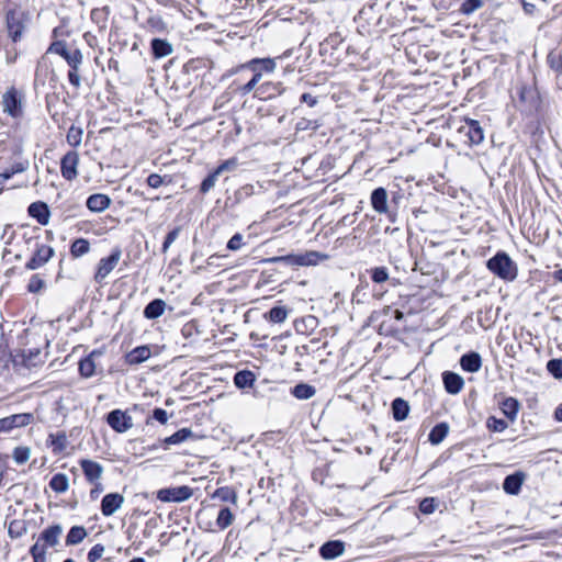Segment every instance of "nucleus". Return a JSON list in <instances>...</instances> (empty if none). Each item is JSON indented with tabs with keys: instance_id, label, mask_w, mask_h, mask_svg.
<instances>
[{
	"instance_id": "obj_40",
	"label": "nucleus",
	"mask_w": 562,
	"mask_h": 562,
	"mask_svg": "<svg viewBox=\"0 0 562 562\" xmlns=\"http://www.w3.org/2000/svg\"><path fill=\"white\" fill-rule=\"evenodd\" d=\"M234 521V515L228 507H224L220 510L216 525L220 529L224 530L228 528Z\"/></svg>"
},
{
	"instance_id": "obj_42",
	"label": "nucleus",
	"mask_w": 562,
	"mask_h": 562,
	"mask_svg": "<svg viewBox=\"0 0 562 562\" xmlns=\"http://www.w3.org/2000/svg\"><path fill=\"white\" fill-rule=\"evenodd\" d=\"M82 128L77 126H70L67 132V142L72 147H78L82 140Z\"/></svg>"
},
{
	"instance_id": "obj_23",
	"label": "nucleus",
	"mask_w": 562,
	"mask_h": 562,
	"mask_svg": "<svg viewBox=\"0 0 562 562\" xmlns=\"http://www.w3.org/2000/svg\"><path fill=\"white\" fill-rule=\"evenodd\" d=\"M371 204L378 213H386L387 211V192L384 188H376L371 193Z\"/></svg>"
},
{
	"instance_id": "obj_29",
	"label": "nucleus",
	"mask_w": 562,
	"mask_h": 562,
	"mask_svg": "<svg viewBox=\"0 0 562 562\" xmlns=\"http://www.w3.org/2000/svg\"><path fill=\"white\" fill-rule=\"evenodd\" d=\"M408 413L409 405L405 400L397 397L392 402V414L395 420H404L407 417Z\"/></svg>"
},
{
	"instance_id": "obj_21",
	"label": "nucleus",
	"mask_w": 562,
	"mask_h": 562,
	"mask_svg": "<svg viewBox=\"0 0 562 562\" xmlns=\"http://www.w3.org/2000/svg\"><path fill=\"white\" fill-rule=\"evenodd\" d=\"M150 356L151 351L148 346H139L125 356V361L131 366H135L146 361Z\"/></svg>"
},
{
	"instance_id": "obj_63",
	"label": "nucleus",
	"mask_w": 562,
	"mask_h": 562,
	"mask_svg": "<svg viewBox=\"0 0 562 562\" xmlns=\"http://www.w3.org/2000/svg\"><path fill=\"white\" fill-rule=\"evenodd\" d=\"M254 192V187L251 184H246L238 191V194L251 195Z\"/></svg>"
},
{
	"instance_id": "obj_28",
	"label": "nucleus",
	"mask_w": 562,
	"mask_h": 562,
	"mask_svg": "<svg viewBox=\"0 0 562 562\" xmlns=\"http://www.w3.org/2000/svg\"><path fill=\"white\" fill-rule=\"evenodd\" d=\"M520 404L519 402L514 397H506L501 403V409L504 413V415L509 418L512 422H514L517 417V414L519 412Z\"/></svg>"
},
{
	"instance_id": "obj_60",
	"label": "nucleus",
	"mask_w": 562,
	"mask_h": 562,
	"mask_svg": "<svg viewBox=\"0 0 562 562\" xmlns=\"http://www.w3.org/2000/svg\"><path fill=\"white\" fill-rule=\"evenodd\" d=\"M153 418L164 425L168 422V414L162 408H155L153 411Z\"/></svg>"
},
{
	"instance_id": "obj_20",
	"label": "nucleus",
	"mask_w": 562,
	"mask_h": 562,
	"mask_svg": "<svg viewBox=\"0 0 562 562\" xmlns=\"http://www.w3.org/2000/svg\"><path fill=\"white\" fill-rule=\"evenodd\" d=\"M111 204V199L106 194L95 193L87 199L86 205L91 212H103Z\"/></svg>"
},
{
	"instance_id": "obj_35",
	"label": "nucleus",
	"mask_w": 562,
	"mask_h": 562,
	"mask_svg": "<svg viewBox=\"0 0 562 562\" xmlns=\"http://www.w3.org/2000/svg\"><path fill=\"white\" fill-rule=\"evenodd\" d=\"M289 315V310L285 306L272 307L265 317L272 323H283Z\"/></svg>"
},
{
	"instance_id": "obj_6",
	"label": "nucleus",
	"mask_w": 562,
	"mask_h": 562,
	"mask_svg": "<svg viewBox=\"0 0 562 562\" xmlns=\"http://www.w3.org/2000/svg\"><path fill=\"white\" fill-rule=\"evenodd\" d=\"M193 495V490L187 485L161 488L157 492V498L161 502L181 503Z\"/></svg>"
},
{
	"instance_id": "obj_10",
	"label": "nucleus",
	"mask_w": 562,
	"mask_h": 562,
	"mask_svg": "<svg viewBox=\"0 0 562 562\" xmlns=\"http://www.w3.org/2000/svg\"><path fill=\"white\" fill-rule=\"evenodd\" d=\"M54 252L55 251L50 246L37 244L35 254L25 265L26 269L36 270L43 267L54 256Z\"/></svg>"
},
{
	"instance_id": "obj_50",
	"label": "nucleus",
	"mask_w": 562,
	"mask_h": 562,
	"mask_svg": "<svg viewBox=\"0 0 562 562\" xmlns=\"http://www.w3.org/2000/svg\"><path fill=\"white\" fill-rule=\"evenodd\" d=\"M105 551V548L103 544L101 543H97L94 544L90 551L88 552V561L89 562H97L99 559H101V557L103 555Z\"/></svg>"
},
{
	"instance_id": "obj_15",
	"label": "nucleus",
	"mask_w": 562,
	"mask_h": 562,
	"mask_svg": "<svg viewBox=\"0 0 562 562\" xmlns=\"http://www.w3.org/2000/svg\"><path fill=\"white\" fill-rule=\"evenodd\" d=\"M80 467L89 483H95L100 481L103 474V467L93 460L82 459L80 460Z\"/></svg>"
},
{
	"instance_id": "obj_22",
	"label": "nucleus",
	"mask_w": 562,
	"mask_h": 562,
	"mask_svg": "<svg viewBox=\"0 0 562 562\" xmlns=\"http://www.w3.org/2000/svg\"><path fill=\"white\" fill-rule=\"evenodd\" d=\"M460 366L464 371L474 373L482 367V358L477 352H469L461 357Z\"/></svg>"
},
{
	"instance_id": "obj_34",
	"label": "nucleus",
	"mask_w": 562,
	"mask_h": 562,
	"mask_svg": "<svg viewBox=\"0 0 562 562\" xmlns=\"http://www.w3.org/2000/svg\"><path fill=\"white\" fill-rule=\"evenodd\" d=\"M212 497L218 498L222 502H231L233 504L237 503V493L235 492L234 488H232L229 486H224V487L217 488L213 493Z\"/></svg>"
},
{
	"instance_id": "obj_25",
	"label": "nucleus",
	"mask_w": 562,
	"mask_h": 562,
	"mask_svg": "<svg viewBox=\"0 0 562 562\" xmlns=\"http://www.w3.org/2000/svg\"><path fill=\"white\" fill-rule=\"evenodd\" d=\"M166 308V303L161 299H155L149 302L144 308V316L148 319H155L160 317Z\"/></svg>"
},
{
	"instance_id": "obj_52",
	"label": "nucleus",
	"mask_w": 562,
	"mask_h": 562,
	"mask_svg": "<svg viewBox=\"0 0 562 562\" xmlns=\"http://www.w3.org/2000/svg\"><path fill=\"white\" fill-rule=\"evenodd\" d=\"M180 233V227L173 228L171 232H169L165 238V241L162 243L161 251L166 254L172 243L178 238Z\"/></svg>"
},
{
	"instance_id": "obj_64",
	"label": "nucleus",
	"mask_w": 562,
	"mask_h": 562,
	"mask_svg": "<svg viewBox=\"0 0 562 562\" xmlns=\"http://www.w3.org/2000/svg\"><path fill=\"white\" fill-rule=\"evenodd\" d=\"M554 415L559 422H562V404L555 409Z\"/></svg>"
},
{
	"instance_id": "obj_45",
	"label": "nucleus",
	"mask_w": 562,
	"mask_h": 562,
	"mask_svg": "<svg viewBox=\"0 0 562 562\" xmlns=\"http://www.w3.org/2000/svg\"><path fill=\"white\" fill-rule=\"evenodd\" d=\"M12 457L18 464H23L30 459L31 450L29 447H16L13 450Z\"/></svg>"
},
{
	"instance_id": "obj_12",
	"label": "nucleus",
	"mask_w": 562,
	"mask_h": 562,
	"mask_svg": "<svg viewBox=\"0 0 562 562\" xmlns=\"http://www.w3.org/2000/svg\"><path fill=\"white\" fill-rule=\"evenodd\" d=\"M318 252L310 251L304 255H286L271 258L272 262H285L292 266H310L315 265L318 258Z\"/></svg>"
},
{
	"instance_id": "obj_57",
	"label": "nucleus",
	"mask_w": 562,
	"mask_h": 562,
	"mask_svg": "<svg viewBox=\"0 0 562 562\" xmlns=\"http://www.w3.org/2000/svg\"><path fill=\"white\" fill-rule=\"evenodd\" d=\"M44 286V281L38 276H33L30 279L27 290L32 293L38 292Z\"/></svg>"
},
{
	"instance_id": "obj_7",
	"label": "nucleus",
	"mask_w": 562,
	"mask_h": 562,
	"mask_svg": "<svg viewBox=\"0 0 562 562\" xmlns=\"http://www.w3.org/2000/svg\"><path fill=\"white\" fill-rule=\"evenodd\" d=\"M122 256V251L120 248H114L111 255L106 258H102L99 261L97 272L94 274V280L97 283H102L103 280L114 270L117 266Z\"/></svg>"
},
{
	"instance_id": "obj_14",
	"label": "nucleus",
	"mask_w": 562,
	"mask_h": 562,
	"mask_svg": "<svg viewBox=\"0 0 562 562\" xmlns=\"http://www.w3.org/2000/svg\"><path fill=\"white\" fill-rule=\"evenodd\" d=\"M124 496L120 493H109L101 501V513L105 517L112 516L124 504Z\"/></svg>"
},
{
	"instance_id": "obj_24",
	"label": "nucleus",
	"mask_w": 562,
	"mask_h": 562,
	"mask_svg": "<svg viewBox=\"0 0 562 562\" xmlns=\"http://www.w3.org/2000/svg\"><path fill=\"white\" fill-rule=\"evenodd\" d=\"M102 356V352L99 350H93L88 357L82 359L79 362V372L83 378H91L95 372V362L94 359L97 357Z\"/></svg>"
},
{
	"instance_id": "obj_1",
	"label": "nucleus",
	"mask_w": 562,
	"mask_h": 562,
	"mask_svg": "<svg viewBox=\"0 0 562 562\" xmlns=\"http://www.w3.org/2000/svg\"><path fill=\"white\" fill-rule=\"evenodd\" d=\"M63 535L61 525H53L45 528L37 539V541L31 547L30 553L34 562H46V550L48 547H56L59 543L60 536Z\"/></svg>"
},
{
	"instance_id": "obj_38",
	"label": "nucleus",
	"mask_w": 562,
	"mask_h": 562,
	"mask_svg": "<svg viewBox=\"0 0 562 562\" xmlns=\"http://www.w3.org/2000/svg\"><path fill=\"white\" fill-rule=\"evenodd\" d=\"M90 250V243L85 238H78L76 239L70 247V252L72 257L78 258L86 254H88Z\"/></svg>"
},
{
	"instance_id": "obj_9",
	"label": "nucleus",
	"mask_w": 562,
	"mask_h": 562,
	"mask_svg": "<svg viewBox=\"0 0 562 562\" xmlns=\"http://www.w3.org/2000/svg\"><path fill=\"white\" fill-rule=\"evenodd\" d=\"M459 133L468 138L471 146L480 145L484 140V132L480 123L472 119H465L464 124L460 126Z\"/></svg>"
},
{
	"instance_id": "obj_32",
	"label": "nucleus",
	"mask_w": 562,
	"mask_h": 562,
	"mask_svg": "<svg viewBox=\"0 0 562 562\" xmlns=\"http://www.w3.org/2000/svg\"><path fill=\"white\" fill-rule=\"evenodd\" d=\"M448 431H449V427L446 423H440V424L436 425L429 434V441L432 445L440 443L448 435Z\"/></svg>"
},
{
	"instance_id": "obj_41",
	"label": "nucleus",
	"mask_w": 562,
	"mask_h": 562,
	"mask_svg": "<svg viewBox=\"0 0 562 562\" xmlns=\"http://www.w3.org/2000/svg\"><path fill=\"white\" fill-rule=\"evenodd\" d=\"M64 59L69 67H80L83 60V55L80 49L75 48L69 52H64Z\"/></svg>"
},
{
	"instance_id": "obj_17",
	"label": "nucleus",
	"mask_w": 562,
	"mask_h": 562,
	"mask_svg": "<svg viewBox=\"0 0 562 562\" xmlns=\"http://www.w3.org/2000/svg\"><path fill=\"white\" fill-rule=\"evenodd\" d=\"M344 551L345 544L339 540L328 541L324 543L319 549V553L325 560H333L338 558L344 553Z\"/></svg>"
},
{
	"instance_id": "obj_5",
	"label": "nucleus",
	"mask_w": 562,
	"mask_h": 562,
	"mask_svg": "<svg viewBox=\"0 0 562 562\" xmlns=\"http://www.w3.org/2000/svg\"><path fill=\"white\" fill-rule=\"evenodd\" d=\"M0 105L3 113L12 119H20L24 114V94L14 87H10L2 94Z\"/></svg>"
},
{
	"instance_id": "obj_59",
	"label": "nucleus",
	"mask_w": 562,
	"mask_h": 562,
	"mask_svg": "<svg viewBox=\"0 0 562 562\" xmlns=\"http://www.w3.org/2000/svg\"><path fill=\"white\" fill-rule=\"evenodd\" d=\"M257 91H261L262 93L266 91H278L279 93L283 91V88L281 87V83H272V82H266L261 85Z\"/></svg>"
},
{
	"instance_id": "obj_47",
	"label": "nucleus",
	"mask_w": 562,
	"mask_h": 562,
	"mask_svg": "<svg viewBox=\"0 0 562 562\" xmlns=\"http://www.w3.org/2000/svg\"><path fill=\"white\" fill-rule=\"evenodd\" d=\"M548 371L557 379H562V360L552 359L547 363Z\"/></svg>"
},
{
	"instance_id": "obj_37",
	"label": "nucleus",
	"mask_w": 562,
	"mask_h": 562,
	"mask_svg": "<svg viewBox=\"0 0 562 562\" xmlns=\"http://www.w3.org/2000/svg\"><path fill=\"white\" fill-rule=\"evenodd\" d=\"M29 167L27 161H19L13 164L10 168L5 169L3 172L0 173V184L10 179L15 173H21L25 171Z\"/></svg>"
},
{
	"instance_id": "obj_56",
	"label": "nucleus",
	"mask_w": 562,
	"mask_h": 562,
	"mask_svg": "<svg viewBox=\"0 0 562 562\" xmlns=\"http://www.w3.org/2000/svg\"><path fill=\"white\" fill-rule=\"evenodd\" d=\"M147 184L153 188V189H157L159 187H161L164 183H165V177H161L160 175L158 173H150L148 177H147V180H146Z\"/></svg>"
},
{
	"instance_id": "obj_11",
	"label": "nucleus",
	"mask_w": 562,
	"mask_h": 562,
	"mask_svg": "<svg viewBox=\"0 0 562 562\" xmlns=\"http://www.w3.org/2000/svg\"><path fill=\"white\" fill-rule=\"evenodd\" d=\"M34 415L31 413L14 414L0 419V431H10L32 424Z\"/></svg>"
},
{
	"instance_id": "obj_61",
	"label": "nucleus",
	"mask_w": 562,
	"mask_h": 562,
	"mask_svg": "<svg viewBox=\"0 0 562 562\" xmlns=\"http://www.w3.org/2000/svg\"><path fill=\"white\" fill-rule=\"evenodd\" d=\"M93 485V487L91 488L90 491V498L92 501H95L98 499V497L100 496V494L103 492V485L100 481H97L95 483H91Z\"/></svg>"
},
{
	"instance_id": "obj_39",
	"label": "nucleus",
	"mask_w": 562,
	"mask_h": 562,
	"mask_svg": "<svg viewBox=\"0 0 562 562\" xmlns=\"http://www.w3.org/2000/svg\"><path fill=\"white\" fill-rule=\"evenodd\" d=\"M315 389L308 384H297L293 387L292 394L299 400H308L315 395Z\"/></svg>"
},
{
	"instance_id": "obj_43",
	"label": "nucleus",
	"mask_w": 562,
	"mask_h": 562,
	"mask_svg": "<svg viewBox=\"0 0 562 562\" xmlns=\"http://www.w3.org/2000/svg\"><path fill=\"white\" fill-rule=\"evenodd\" d=\"M238 166H239L238 159L236 157H232V158L223 161L221 165H218L214 171H215V175L221 176L224 172L235 171L238 168Z\"/></svg>"
},
{
	"instance_id": "obj_51",
	"label": "nucleus",
	"mask_w": 562,
	"mask_h": 562,
	"mask_svg": "<svg viewBox=\"0 0 562 562\" xmlns=\"http://www.w3.org/2000/svg\"><path fill=\"white\" fill-rule=\"evenodd\" d=\"M482 5L483 2L481 0H465L461 5V12L464 14H471Z\"/></svg>"
},
{
	"instance_id": "obj_58",
	"label": "nucleus",
	"mask_w": 562,
	"mask_h": 562,
	"mask_svg": "<svg viewBox=\"0 0 562 562\" xmlns=\"http://www.w3.org/2000/svg\"><path fill=\"white\" fill-rule=\"evenodd\" d=\"M70 49L67 48L66 44L64 42H55L50 45L48 48V52H55L56 54L60 55L64 58V52H69Z\"/></svg>"
},
{
	"instance_id": "obj_53",
	"label": "nucleus",
	"mask_w": 562,
	"mask_h": 562,
	"mask_svg": "<svg viewBox=\"0 0 562 562\" xmlns=\"http://www.w3.org/2000/svg\"><path fill=\"white\" fill-rule=\"evenodd\" d=\"M371 277L375 283H382L389 279V272L384 267H376L372 270Z\"/></svg>"
},
{
	"instance_id": "obj_31",
	"label": "nucleus",
	"mask_w": 562,
	"mask_h": 562,
	"mask_svg": "<svg viewBox=\"0 0 562 562\" xmlns=\"http://www.w3.org/2000/svg\"><path fill=\"white\" fill-rule=\"evenodd\" d=\"M191 437H193V432L190 428H181L180 430L176 431L173 435L165 438L164 443L166 446L179 445V443L188 440Z\"/></svg>"
},
{
	"instance_id": "obj_33",
	"label": "nucleus",
	"mask_w": 562,
	"mask_h": 562,
	"mask_svg": "<svg viewBox=\"0 0 562 562\" xmlns=\"http://www.w3.org/2000/svg\"><path fill=\"white\" fill-rule=\"evenodd\" d=\"M255 382V375L252 372L244 370L239 371L234 376V383L239 389L249 387Z\"/></svg>"
},
{
	"instance_id": "obj_48",
	"label": "nucleus",
	"mask_w": 562,
	"mask_h": 562,
	"mask_svg": "<svg viewBox=\"0 0 562 562\" xmlns=\"http://www.w3.org/2000/svg\"><path fill=\"white\" fill-rule=\"evenodd\" d=\"M68 80L76 89L81 87L80 67H69Z\"/></svg>"
},
{
	"instance_id": "obj_44",
	"label": "nucleus",
	"mask_w": 562,
	"mask_h": 562,
	"mask_svg": "<svg viewBox=\"0 0 562 562\" xmlns=\"http://www.w3.org/2000/svg\"><path fill=\"white\" fill-rule=\"evenodd\" d=\"M252 60L257 61V68L260 69V72H273L276 70L277 64L276 59L272 58H254Z\"/></svg>"
},
{
	"instance_id": "obj_16",
	"label": "nucleus",
	"mask_w": 562,
	"mask_h": 562,
	"mask_svg": "<svg viewBox=\"0 0 562 562\" xmlns=\"http://www.w3.org/2000/svg\"><path fill=\"white\" fill-rule=\"evenodd\" d=\"M526 480L524 472H515L514 474L507 475L503 482V490L510 495H517L520 492L521 485Z\"/></svg>"
},
{
	"instance_id": "obj_8",
	"label": "nucleus",
	"mask_w": 562,
	"mask_h": 562,
	"mask_svg": "<svg viewBox=\"0 0 562 562\" xmlns=\"http://www.w3.org/2000/svg\"><path fill=\"white\" fill-rule=\"evenodd\" d=\"M108 425L116 432L123 434L133 427V418L127 412L114 409L106 416Z\"/></svg>"
},
{
	"instance_id": "obj_49",
	"label": "nucleus",
	"mask_w": 562,
	"mask_h": 562,
	"mask_svg": "<svg viewBox=\"0 0 562 562\" xmlns=\"http://www.w3.org/2000/svg\"><path fill=\"white\" fill-rule=\"evenodd\" d=\"M220 176L218 175H215V171L211 172L201 183V187H200V190L202 193H206L209 192L211 189L214 188L216 181H217V178Z\"/></svg>"
},
{
	"instance_id": "obj_3",
	"label": "nucleus",
	"mask_w": 562,
	"mask_h": 562,
	"mask_svg": "<svg viewBox=\"0 0 562 562\" xmlns=\"http://www.w3.org/2000/svg\"><path fill=\"white\" fill-rule=\"evenodd\" d=\"M486 267L492 273L505 281H514L517 278V265L504 251H498L488 259Z\"/></svg>"
},
{
	"instance_id": "obj_19",
	"label": "nucleus",
	"mask_w": 562,
	"mask_h": 562,
	"mask_svg": "<svg viewBox=\"0 0 562 562\" xmlns=\"http://www.w3.org/2000/svg\"><path fill=\"white\" fill-rule=\"evenodd\" d=\"M29 214L41 225H47L49 222V210L44 202H34L29 206Z\"/></svg>"
},
{
	"instance_id": "obj_4",
	"label": "nucleus",
	"mask_w": 562,
	"mask_h": 562,
	"mask_svg": "<svg viewBox=\"0 0 562 562\" xmlns=\"http://www.w3.org/2000/svg\"><path fill=\"white\" fill-rule=\"evenodd\" d=\"M247 71L252 72V76L246 83H241V78H236L232 83L234 91L241 95L250 93L262 78L260 69L257 68L256 60H248L247 63L239 65L233 70V74L243 76Z\"/></svg>"
},
{
	"instance_id": "obj_27",
	"label": "nucleus",
	"mask_w": 562,
	"mask_h": 562,
	"mask_svg": "<svg viewBox=\"0 0 562 562\" xmlns=\"http://www.w3.org/2000/svg\"><path fill=\"white\" fill-rule=\"evenodd\" d=\"M88 532L83 526H74L66 536V546H77L87 537Z\"/></svg>"
},
{
	"instance_id": "obj_62",
	"label": "nucleus",
	"mask_w": 562,
	"mask_h": 562,
	"mask_svg": "<svg viewBox=\"0 0 562 562\" xmlns=\"http://www.w3.org/2000/svg\"><path fill=\"white\" fill-rule=\"evenodd\" d=\"M301 101L307 103L310 106H314L316 104V98L310 93H303L301 97Z\"/></svg>"
},
{
	"instance_id": "obj_2",
	"label": "nucleus",
	"mask_w": 562,
	"mask_h": 562,
	"mask_svg": "<svg viewBox=\"0 0 562 562\" xmlns=\"http://www.w3.org/2000/svg\"><path fill=\"white\" fill-rule=\"evenodd\" d=\"M30 21V13L22 10L21 8H12L7 11L4 18L5 30L9 38L13 43H19L23 40Z\"/></svg>"
},
{
	"instance_id": "obj_46",
	"label": "nucleus",
	"mask_w": 562,
	"mask_h": 562,
	"mask_svg": "<svg viewBox=\"0 0 562 562\" xmlns=\"http://www.w3.org/2000/svg\"><path fill=\"white\" fill-rule=\"evenodd\" d=\"M486 427L491 431L502 432L508 427V424L503 419L491 416L486 420Z\"/></svg>"
},
{
	"instance_id": "obj_30",
	"label": "nucleus",
	"mask_w": 562,
	"mask_h": 562,
	"mask_svg": "<svg viewBox=\"0 0 562 562\" xmlns=\"http://www.w3.org/2000/svg\"><path fill=\"white\" fill-rule=\"evenodd\" d=\"M49 487L58 494L65 493L69 487L68 476L64 473L55 474L49 481Z\"/></svg>"
},
{
	"instance_id": "obj_13",
	"label": "nucleus",
	"mask_w": 562,
	"mask_h": 562,
	"mask_svg": "<svg viewBox=\"0 0 562 562\" xmlns=\"http://www.w3.org/2000/svg\"><path fill=\"white\" fill-rule=\"evenodd\" d=\"M79 155L77 151H68L61 159L60 171L65 179L74 180L78 176L77 167Z\"/></svg>"
},
{
	"instance_id": "obj_55",
	"label": "nucleus",
	"mask_w": 562,
	"mask_h": 562,
	"mask_svg": "<svg viewBox=\"0 0 562 562\" xmlns=\"http://www.w3.org/2000/svg\"><path fill=\"white\" fill-rule=\"evenodd\" d=\"M436 509V503L434 498H424L419 504V510L423 514H431Z\"/></svg>"
},
{
	"instance_id": "obj_26",
	"label": "nucleus",
	"mask_w": 562,
	"mask_h": 562,
	"mask_svg": "<svg viewBox=\"0 0 562 562\" xmlns=\"http://www.w3.org/2000/svg\"><path fill=\"white\" fill-rule=\"evenodd\" d=\"M151 50L155 58H162L172 54V45L167 40L154 38L151 41Z\"/></svg>"
},
{
	"instance_id": "obj_36",
	"label": "nucleus",
	"mask_w": 562,
	"mask_h": 562,
	"mask_svg": "<svg viewBox=\"0 0 562 562\" xmlns=\"http://www.w3.org/2000/svg\"><path fill=\"white\" fill-rule=\"evenodd\" d=\"M48 441L54 452H63L67 448V437L64 432L50 434Z\"/></svg>"
},
{
	"instance_id": "obj_18",
	"label": "nucleus",
	"mask_w": 562,
	"mask_h": 562,
	"mask_svg": "<svg viewBox=\"0 0 562 562\" xmlns=\"http://www.w3.org/2000/svg\"><path fill=\"white\" fill-rule=\"evenodd\" d=\"M442 381L446 391L450 394H458L464 385L463 379L459 374L450 371L443 372Z\"/></svg>"
},
{
	"instance_id": "obj_54",
	"label": "nucleus",
	"mask_w": 562,
	"mask_h": 562,
	"mask_svg": "<svg viewBox=\"0 0 562 562\" xmlns=\"http://www.w3.org/2000/svg\"><path fill=\"white\" fill-rule=\"evenodd\" d=\"M244 245V236L239 233H236L227 243V249L232 251L239 250Z\"/></svg>"
}]
</instances>
